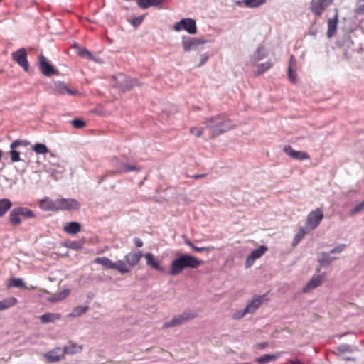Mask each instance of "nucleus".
<instances>
[{"label":"nucleus","instance_id":"49530a36","mask_svg":"<svg viewBox=\"0 0 364 364\" xmlns=\"http://www.w3.org/2000/svg\"><path fill=\"white\" fill-rule=\"evenodd\" d=\"M10 156L11 159L14 162L19 161L21 160L20 159V154L18 151L16 150H11L10 151Z\"/></svg>","mask_w":364,"mask_h":364},{"label":"nucleus","instance_id":"5fc2aeb1","mask_svg":"<svg viewBox=\"0 0 364 364\" xmlns=\"http://www.w3.org/2000/svg\"><path fill=\"white\" fill-rule=\"evenodd\" d=\"M346 247V245L344 244L340 245L337 246L336 247L332 249L331 250V253H340Z\"/></svg>","mask_w":364,"mask_h":364},{"label":"nucleus","instance_id":"052dcab7","mask_svg":"<svg viewBox=\"0 0 364 364\" xmlns=\"http://www.w3.org/2000/svg\"><path fill=\"white\" fill-rule=\"evenodd\" d=\"M20 141H18V140H16L14 141H13L11 144V148L12 149V150H14V149L16 148L18 146L20 145Z\"/></svg>","mask_w":364,"mask_h":364},{"label":"nucleus","instance_id":"e433bc0d","mask_svg":"<svg viewBox=\"0 0 364 364\" xmlns=\"http://www.w3.org/2000/svg\"><path fill=\"white\" fill-rule=\"evenodd\" d=\"M266 0H243L245 5L247 7H258L264 4Z\"/></svg>","mask_w":364,"mask_h":364},{"label":"nucleus","instance_id":"9d476101","mask_svg":"<svg viewBox=\"0 0 364 364\" xmlns=\"http://www.w3.org/2000/svg\"><path fill=\"white\" fill-rule=\"evenodd\" d=\"M138 85L136 80L131 79L123 74H119L117 77L116 87L122 92L128 91Z\"/></svg>","mask_w":364,"mask_h":364},{"label":"nucleus","instance_id":"f03ea898","mask_svg":"<svg viewBox=\"0 0 364 364\" xmlns=\"http://www.w3.org/2000/svg\"><path fill=\"white\" fill-rule=\"evenodd\" d=\"M202 262L198 260L193 256L184 254L174 259L170 266L169 274L176 276L181 274L186 268H198Z\"/></svg>","mask_w":364,"mask_h":364},{"label":"nucleus","instance_id":"c9c22d12","mask_svg":"<svg viewBox=\"0 0 364 364\" xmlns=\"http://www.w3.org/2000/svg\"><path fill=\"white\" fill-rule=\"evenodd\" d=\"M88 310V306H78L75 307L72 313L69 314V316L70 317H75L81 316L82 314H85Z\"/></svg>","mask_w":364,"mask_h":364},{"label":"nucleus","instance_id":"3c124183","mask_svg":"<svg viewBox=\"0 0 364 364\" xmlns=\"http://www.w3.org/2000/svg\"><path fill=\"white\" fill-rule=\"evenodd\" d=\"M70 291L69 289H65L63 290L62 291L56 293V294H57L60 301H62V300L65 299L70 294Z\"/></svg>","mask_w":364,"mask_h":364},{"label":"nucleus","instance_id":"72a5a7b5","mask_svg":"<svg viewBox=\"0 0 364 364\" xmlns=\"http://www.w3.org/2000/svg\"><path fill=\"white\" fill-rule=\"evenodd\" d=\"M334 259H336V258H331L328 253L321 252L319 255L318 261L321 266H327Z\"/></svg>","mask_w":364,"mask_h":364},{"label":"nucleus","instance_id":"b1692460","mask_svg":"<svg viewBox=\"0 0 364 364\" xmlns=\"http://www.w3.org/2000/svg\"><path fill=\"white\" fill-rule=\"evenodd\" d=\"M165 1L166 0H137V4L141 9H146L151 6H159Z\"/></svg>","mask_w":364,"mask_h":364},{"label":"nucleus","instance_id":"603ef678","mask_svg":"<svg viewBox=\"0 0 364 364\" xmlns=\"http://www.w3.org/2000/svg\"><path fill=\"white\" fill-rule=\"evenodd\" d=\"M247 314H249L247 311H245V308L242 311H239L236 312L233 316L232 318L234 319H240L242 318L243 316H245Z\"/></svg>","mask_w":364,"mask_h":364},{"label":"nucleus","instance_id":"338daca9","mask_svg":"<svg viewBox=\"0 0 364 364\" xmlns=\"http://www.w3.org/2000/svg\"><path fill=\"white\" fill-rule=\"evenodd\" d=\"M75 243H73L70 247H72V248H74L75 247Z\"/></svg>","mask_w":364,"mask_h":364},{"label":"nucleus","instance_id":"2eb2a0df","mask_svg":"<svg viewBox=\"0 0 364 364\" xmlns=\"http://www.w3.org/2000/svg\"><path fill=\"white\" fill-rule=\"evenodd\" d=\"M283 151L287 155L294 159L305 160L310 158L306 152L294 151L289 145L284 146Z\"/></svg>","mask_w":364,"mask_h":364},{"label":"nucleus","instance_id":"7c9ffc66","mask_svg":"<svg viewBox=\"0 0 364 364\" xmlns=\"http://www.w3.org/2000/svg\"><path fill=\"white\" fill-rule=\"evenodd\" d=\"M12 207L11 201L8 198H3L0 200V217L5 215V213Z\"/></svg>","mask_w":364,"mask_h":364},{"label":"nucleus","instance_id":"ea45409f","mask_svg":"<svg viewBox=\"0 0 364 364\" xmlns=\"http://www.w3.org/2000/svg\"><path fill=\"white\" fill-rule=\"evenodd\" d=\"M186 243L188 246H190L193 250H195L196 252H204V251L209 252L213 249V247H196L189 240H187L186 242Z\"/></svg>","mask_w":364,"mask_h":364},{"label":"nucleus","instance_id":"a211bd4d","mask_svg":"<svg viewBox=\"0 0 364 364\" xmlns=\"http://www.w3.org/2000/svg\"><path fill=\"white\" fill-rule=\"evenodd\" d=\"M328 23L327 35L328 38H331L337 30L338 23V10L335 9V14L332 18H329Z\"/></svg>","mask_w":364,"mask_h":364},{"label":"nucleus","instance_id":"a18cd8bd","mask_svg":"<svg viewBox=\"0 0 364 364\" xmlns=\"http://www.w3.org/2000/svg\"><path fill=\"white\" fill-rule=\"evenodd\" d=\"M355 13L358 14H364V0H357Z\"/></svg>","mask_w":364,"mask_h":364},{"label":"nucleus","instance_id":"4be33fe9","mask_svg":"<svg viewBox=\"0 0 364 364\" xmlns=\"http://www.w3.org/2000/svg\"><path fill=\"white\" fill-rule=\"evenodd\" d=\"M63 230L67 234L76 235L81 230V224L78 222H70L63 226Z\"/></svg>","mask_w":364,"mask_h":364},{"label":"nucleus","instance_id":"4d7b16f0","mask_svg":"<svg viewBox=\"0 0 364 364\" xmlns=\"http://www.w3.org/2000/svg\"><path fill=\"white\" fill-rule=\"evenodd\" d=\"M134 245H136V247H142L143 244H144L142 240L139 237L134 238Z\"/></svg>","mask_w":364,"mask_h":364},{"label":"nucleus","instance_id":"4468645a","mask_svg":"<svg viewBox=\"0 0 364 364\" xmlns=\"http://www.w3.org/2000/svg\"><path fill=\"white\" fill-rule=\"evenodd\" d=\"M202 41L198 38L192 37H183L182 38V45L185 52H188L191 50H195L198 46L203 44Z\"/></svg>","mask_w":364,"mask_h":364},{"label":"nucleus","instance_id":"79ce46f5","mask_svg":"<svg viewBox=\"0 0 364 364\" xmlns=\"http://www.w3.org/2000/svg\"><path fill=\"white\" fill-rule=\"evenodd\" d=\"M306 233L304 228H299L298 232L296 234L294 238V245L298 244Z\"/></svg>","mask_w":364,"mask_h":364},{"label":"nucleus","instance_id":"f8f14e48","mask_svg":"<svg viewBox=\"0 0 364 364\" xmlns=\"http://www.w3.org/2000/svg\"><path fill=\"white\" fill-rule=\"evenodd\" d=\"M12 58L23 69L28 72L29 64L27 60V55L25 48H20L12 53Z\"/></svg>","mask_w":364,"mask_h":364},{"label":"nucleus","instance_id":"680f3d73","mask_svg":"<svg viewBox=\"0 0 364 364\" xmlns=\"http://www.w3.org/2000/svg\"><path fill=\"white\" fill-rule=\"evenodd\" d=\"M206 176H207L206 173L196 174V175L192 176V178H194V179H199V178H203V177H205Z\"/></svg>","mask_w":364,"mask_h":364},{"label":"nucleus","instance_id":"ddd939ff","mask_svg":"<svg viewBox=\"0 0 364 364\" xmlns=\"http://www.w3.org/2000/svg\"><path fill=\"white\" fill-rule=\"evenodd\" d=\"M267 250V247L261 245L259 248L252 251L246 259L245 267H250L254 264L255 261L261 257Z\"/></svg>","mask_w":364,"mask_h":364},{"label":"nucleus","instance_id":"864d4df0","mask_svg":"<svg viewBox=\"0 0 364 364\" xmlns=\"http://www.w3.org/2000/svg\"><path fill=\"white\" fill-rule=\"evenodd\" d=\"M364 207V202L357 205L350 212V215H355L359 213Z\"/></svg>","mask_w":364,"mask_h":364},{"label":"nucleus","instance_id":"6e6552de","mask_svg":"<svg viewBox=\"0 0 364 364\" xmlns=\"http://www.w3.org/2000/svg\"><path fill=\"white\" fill-rule=\"evenodd\" d=\"M333 0H311L309 5L311 11L316 16H321L323 11L331 6Z\"/></svg>","mask_w":364,"mask_h":364},{"label":"nucleus","instance_id":"393cba45","mask_svg":"<svg viewBox=\"0 0 364 364\" xmlns=\"http://www.w3.org/2000/svg\"><path fill=\"white\" fill-rule=\"evenodd\" d=\"M54 91L58 95H73L75 94V92L71 90L70 88L67 87V85L64 82H58L55 84Z\"/></svg>","mask_w":364,"mask_h":364},{"label":"nucleus","instance_id":"a878e982","mask_svg":"<svg viewBox=\"0 0 364 364\" xmlns=\"http://www.w3.org/2000/svg\"><path fill=\"white\" fill-rule=\"evenodd\" d=\"M60 318L61 315L55 313H46L39 317L41 323H43L53 322L56 320H59Z\"/></svg>","mask_w":364,"mask_h":364},{"label":"nucleus","instance_id":"bb28decb","mask_svg":"<svg viewBox=\"0 0 364 364\" xmlns=\"http://www.w3.org/2000/svg\"><path fill=\"white\" fill-rule=\"evenodd\" d=\"M18 303V300L15 297H9L0 301V311L6 310L14 306Z\"/></svg>","mask_w":364,"mask_h":364},{"label":"nucleus","instance_id":"dca6fc26","mask_svg":"<svg viewBox=\"0 0 364 364\" xmlns=\"http://www.w3.org/2000/svg\"><path fill=\"white\" fill-rule=\"evenodd\" d=\"M64 349L61 350L60 348H55L50 350L44 355L47 361L49 363H55L60 361L65 355Z\"/></svg>","mask_w":364,"mask_h":364},{"label":"nucleus","instance_id":"0eeeda50","mask_svg":"<svg viewBox=\"0 0 364 364\" xmlns=\"http://www.w3.org/2000/svg\"><path fill=\"white\" fill-rule=\"evenodd\" d=\"M144 256L141 251L130 252L124 256V260L122 262L124 264L125 269H127L126 273L129 272L132 269L136 266Z\"/></svg>","mask_w":364,"mask_h":364},{"label":"nucleus","instance_id":"5701e85b","mask_svg":"<svg viewBox=\"0 0 364 364\" xmlns=\"http://www.w3.org/2000/svg\"><path fill=\"white\" fill-rule=\"evenodd\" d=\"M267 56L265 48L259 46L256 51L251 55L250 62L252 65H255L259 60L264 59Z\"/></svg>","mask_w":364,"mask_h":364},{"label":"nucleus","instance_id":"58836bf2","mask_svg":"<svg viewBox=\"0 0 364 364\" xmlns=\"http://www.w3.org/2000/svg\"><path fill=\"white\" fill-rule=\"evenodd\" d=\"M9 286L15 287L18 288H23L25 287V284L23 279L20 278H12L9 280Z\"/></svg>","mask_w":364,"mask_h":364},{"label":"nucleus","instance_id":"0e129e2a","mask_svg":"<svg viewBox=\"0 0 364 364\" xmlns=\"http://www.w3.org/2000/svg\"><path fill=\"white\" fill-rule=\"evenodd\" d=\"M346 360H353V361H354L355 359L354 358H346Z\"/></svg>","mask_w":364,"mask_h":364},{"label":"nucleus","instance_id":"bf43d9fd","mask_svg":"<svg viewBox=\"0 0 364 364\" xmlns=\"http://www.w3.org/2000/svg\"><path fill=\"white\" fill-rule=\"evenodd\" d=\"M48 301L50 302H57V301H60V299H59L57 294H55L53 296L48 298Z\"/></svg>","mask_w":364,"mask_h":364},{"label":"nucleus","instance_id":"09e8293b","mask_svg":"<svg viewBox=\"0 0 364 364\" xmlns=\"http://www.w3.org/2000/svg\"><path fill=\"white\" fill-rule=\"evenodd\" d=\"M338 350L341 353L352 352L353 348L350 345L344 344V345H341L340 346H338Z\"/></svg>","mask_w":364,"mask_h":364},{"label":"nucleus","instance_id":"39448f33","mask_svg":"<svg viewBox=\"0 0 364 364\" xmlns=\"http://www.w3.org/2000/svg\"><path fill=\"white\" fill-rule=\"evenodd\" d=\"M38 68L43 75L50 77L58 74V70L55 69L53 66L49 63L46 57L43 54L38 55Z\"/></svg>","mask_w":364,"mask_h":364},{"label":"nucleus","instance_id":"9b49d317","mask_svg":"<svg viewBox=\"0 0 364 364\" xmlns=\"http://www.w3.org/2000/svg\"><path fill=\"white\" fill-rule=\"evenodd\" d=\"M323 218V212L320 208H316L308 215L306 225L311 230L316 228Z\"/></svg>","mask_w":364,"mask_h":364},{"label":"nucleus","instance_id":"a19ab883","mask_svg":"<svg viewBox=\"0 0 364 364\" xmlns=\"http://www.w3.org/2000/svg\"><path fill=\"white\" fill-rule=\"evenodd\" d=\"M207 130L205 126L203 127L198 128L196 127H193L190 129V132L195 135L196 137H200L204 131Z\"/></svg>","mask_w":364,"mask_h":364},{"label":"nucleus","instance_id":"6ab92c4d","mask_svg":"<svg viewBox=\"0 0 364 364\" xmlns=\"http://www.w3.org/2000/svg\"><path fill=\"white\" fill-rule=\"evenodd\" d=\"M265 295L257 296L252 299V301L245 306V311L249 314L254 313L262 304Z\"/></svg>","mask_w":364,"mask_h":364},{"label":"nucleus","instance_id":"2f4dec72","mask_svg":"<svg viewBox=\"0 0 364 364\" xmlns=\"http://www.w3.org/2000/svg\"><path fill=\"white\" fill-rule=\"evenodd\" d=\"M16 210L21 217H23V218L28 219V218H35V213L34 212L25 207H18L16 208Z\"/></svg>","mask_w":364,"mask_h":364},{"label":"nucleus","instance_id":"69168bd1","mask_svg":"<svg viewBox=\"0 0 364 364\" xmlns=\"http://www.w3.org/2000/svg\"><path fill=\"white\" fill-rule=\"evenodd\" d=\"M113 162H115V163H118V160L117 158H115L114 159H113L112 161Z\"/></svg>","mask_w":364,"mask_h":364},{"label":"nucleus","instance_id":"de8ad7c7","mask_svg":"<svg viewBox=\"0 0 364 364\" xmlns=\"http://www.w3.org/2000/svg\"><path fill=\"white\" fill-rule=\"evenodd\" d=\"M294 68H288V77L291 82L295 83L296 82V73L294 70Z\"/></svg>","mask_w":364,"mask_h":364},{"label":"nucleus","instance_id":"e2e57ef3","mask_svg":"<svg viewBox=\"0 0 364 364\" xmlns=\"http://www.w3.org/2000/svg\"><path fill=\"white\" fill-rule=\"evenodd\" d=\"M266 346H267V343H262V344H260V345H259V347H260L261 348H264V347H266Z\"/></svg>","mask_w":364,"mask_h":364},{"label":"nucleus","instance_id":"f704fd0d","mask_svg":"<svg viewBox=\"0 0 364 364\" xmlns=\"http://www.w3.org/2000/svg\"><path fill=\"white\" fill-rule=\"evenodd\" d=\"M272 67V63L270 61H267L265 63H261L257 65V70L255 73L256 75H259L264 72L267 71Z\"/></svg>","mask_w":364,"mask_h":364},{"label":"nucleus","instance_id":"412c9836","mask_svg":"<svg viewBox=\"0 0 364 364\" xmlns=\"http://www.w3.org/2000/svg\"><path fill=\"white\" fill-rule=\"evenodd\" d=\"M322 282L323 277L321 275H314L304 288L303 291L305 293L309 292L311 290L321 285Z\"/></svg>","mask_w":364,"mask_h":364},{"label":"nucleus","instance_id":"1a4fd4ad","mask_svg":"<svg viewBox=\"0 0 364 364\" xmlns=\"http://www.w3.org/2000/svg\"><path fill=\"white\" fill-rule=\"evenodd\" d=\"M173 29L176 31L185 30L190 34H195L197 32L196 21L192 18L181 19L174 25Z\"/></svg>","mask_w":364,"mask_h":364},{"label":"nucleus","instance_id":"aec40b11","mask_svg":"<svg viewBox=\"0 0 364 364\" xmlns=\"http://www.w3.org/2000/svg\"><path fill=\"white\" fill-rule=\"evenodd\" d=\"M144 257L146 259V265L150 267L151 268L163 272L164 268L160 264V263L156 259L154 255L151 252H147L145 255H144Z\"/></svg>","mask_w":364,"mask_h":364},{"label":"nucleus","instance_id":"c756f323","mask_svg":"<svg viewBox=\"0 0 364 364\" xmlns=\"http://www.w3.org/2000/svg\"><path fill=\"white\" fill-rule=\"evenodd\" d=\"M9 221L14 226H18L21 223V216L19 215L16 208H14L9 213Z\"/></svg>","mask_w":364,"mask_h":364},{"label":"nucleus","instance_id":"f3484780","mask_svg":"<svg viewBox=\"0 0 364 364\" xmlns=\"http://www.w3.org/2000/svg\"><path fill=\"white\" fill-rule=\"evenodd\" d=\"M38 205L44 211H58L57 199L53 200L46 197L39 200Z\"/></svg>","mask_w":364,"mask_h":364},{"label":"nucleus","instance_id":"473e14b6","mask_svg":"<svg viewBox=\"0 0 364 364\" xmlns=\"http://www.w3.org/2000/svg\"><path fill=\"white\" fill-rule=\"evenodd\" d=\"M139 171V168L136 166L127 164H121L120 167L117 168L116 171L117 173H127L131 171Z\"/></svg>","mask_w":364,"mask_h":364},{"label":"nucleus","instance_id":"c03bdc74","mask_svg":"<svg viewBox=\"0 0 364 364\" xmlns=\"http://www.w3.org/2000/svg\"><path fill=\"white\" fill-rule=\"evenodd\" d=\"M71 124L76 129H82L86 125L85 122L80 119L72 120Z\"/></svg>","mask_w":364,"mask_h":364},{"label":"nucleus","instance_id":"13d9d810","mask_svg":"<svg viewBox=\"0 0 364 364\" xmlns=\"http://www.w3.org/2000/svg\"><path fill=\"white\" fill-rule=\"evenodd\" d=\"M209 57L207 55H203L201 57L200 62L198 64V66H202L203 64L206 63V61L208 60Z\"/></svg>","mask_w":364,"mask_h":364},{"label":"nucleus","instance_id":"f257e3e1","mask_svg":"<svg viewBox=\"0 0 364 364\" xmlns=\"http://www.w3.org/2000/svg\"><path fill=\"white\" fill-rule=\"evenodd\" d=\"M203 123L205 124V128L208 131L210 138L220 135L234 127L232 122L222 114L209 118Z\"/></svg>","mask_w":364,"mask_h":364},{"label":"nucleus","instance_id":"423d86ee","mask_svg":"<svg viewBox=\"0 0 364 364\" xmlns=\"http://www.w3.org/2000/svg\"><path fill=\"white\" fill-rule=\"evenodd\" d=\"M58 211H76L80 208V203L74 198H58L57 199Z\"/></svg>","mask_w":364,"mask_h":364},{"label":"nucleus","instance_id":"4c0bfd02","mask_svg":"<svg viewBox=\"0 0 364 364\" xmlns=\"http://www.w3.org/2000/svg\"><path fill=\"white\" fill-rule=\"evenodd\" d=\"M33 150L38 154H45L48 152V149L43 144H35L33 147Z\"/></svg>","mask_w":364,"mask_h":364},{"label":"nucleus","instance_id":"cd10ccee","mask_svg":"<svg viewBox=\"0 0 364 364\" xmlns=\"http://www.w3.org/2000/svg\"><path fill=\"white\" fill-rule=\"evenodd\" d=\"M63 349L65 354H75L80 353L82 350V347L81 346H77L73 342H70L68 346H64Z\"/></svg>","mask_w":364,"mask_h":364},{"label":"nucleus","instance_id":"37998d69","mask_svg":"<svg viewBox=\"0 0 364 364\" xmlns=\"http://www.w3.org/2000/svg\"><path fill=\"white\" fill-rule=\"evenodd\" d=\"M78 55L82 58H85L87 59H92V54L86 48H81L78 51Z\"/></svg>","mask_w":364,"mask_h":364},{"label":"nucleus","instance_id":"8fccbe9b","mask_svg":"<svg viewBox=\"0 0 364 364\" xmlns=\"http://www.w3.org/2000/svg\"><path fill=\"white\" fill-rule=\"evenodd\" d=\"M144 18V16H139L138 17H136L134 18H133L131 21V23L134 26V27H137L139 26L143 21Z\"/></svg>","mask_w":364,"mask_h":364},{"label":"nucleus","instance_id":"7ed1b4c3","mask_svg":"<svg viewBox=\"0 0 364 364\" xmlns=\"http://www.w3.org/2000/svg\"><path fill=\"white\" fill-rule=\"evenodd\" d=\"M94 263L102 264L106 268L116 269L121 274H125L127 271V269H125L124 264L122 262V260H118L116 262H112L109 258L102 257L95 258Z\"/></svg>","mask_w":364,"mask_h":364},{"label":"nucleus","instance_id":"c85d7f7f","mask_svg":"<svg viewBox=\"0 0 364 364\" xmlns=\"http://www.w3.org/2000/svg\"><path fill=\"white\" fill-rule=\"evenodd\" d=\"M279 357V353L277 355L264 354L259 358H255V361L257 363H267L274 361Z\"/></svg>","mask_w":364,"mask_h":364},{"label":"nucleus","instance_id":"6e6d98bb","mask_svg":"<svg viewBox=\"0 0 364 364\" xmlns=\"http://www.w3.org/2000/svg\"><path fill=\"white\" fill-rule=\"evenodd\" d=\"M288 68H296V59H295V57L293 55H291L290 56L289 63V67Z\"/></svg>","mask_w":364,"mask_h":364},{"label":"nucleus","instance_id":"20e7f679","mask_svg":"<svg viewBox=\"0 0 364 364\" xmlns=\"http://www.w3.org/2000/svg\"><path fill=\"white\" fill-rule=\"evenodd\" d=\"M196 316L194 312L186 311L183 314L174 316L170 321L166 322L163 325L164 328H168L184 323L186 321L193 319Z\"/></svg>","mask_w":364,"mask_h":364}]
</instances>
